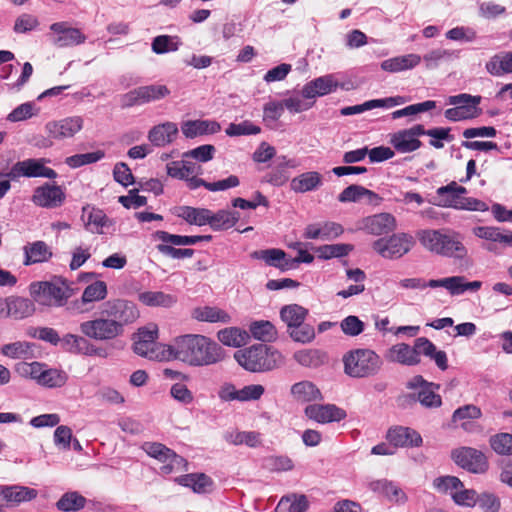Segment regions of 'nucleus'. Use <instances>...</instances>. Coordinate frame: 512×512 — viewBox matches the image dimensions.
Here are the masks:
<instances>
[{
  "instance_id": "nucleus-38",
  "label": "nucleus",
  "mask_w": 512,
  "mask_h": 512,
  "mask_svg": "<svg viewBox=\"0 0 512 512\" xmlns=\"http://www.w3.org/2000/svg\"><path fill=\"white\" fill-rule=\"evenodd\" d=\"M5 502L10 505H18L37 497V490L25 486H5Z\"/></svg>"
},
{
  "instance_id": "nucleus-18",
  "label": "nucleus",
  "mask_w": 512,
  "mask_h": 512,
  "mask_svg": "<svg viewBox=\"0 0 512 512\" xmlns=\"http://www.w3.org/2000/svg\"><path fill=\"white\" fill-rule=\"evenodd\" d=\"M65 200V193L57 185L45 183L34 190L32 201L35 205L45 208L60 207Z\"/></svg>"
},
{
  "instance_id": "nucleus-30",
  "label": "nucleus",
  "mask_w": 512,
  "mask_h": 512,
  "mask_svg": "<svg viewBox=\"0 0 512 512\" xmlns=\"http://www.w3.org/2000/svg\"><path fill=\"white\" fill-rule=\"evenodd\" d=\"M240 219V213L237 211L219 210L213 213L209 210L208 225L214 231L227 230L233 227Z\"/></svg>"
},
{
  "instance_id": "nucleus-17",
  "label": "nucleus",
  "mask_w": 512,
  "mask_h": 512,
  "mask_svg": "<svg viewBox=\"0 0 512 512\" xmlns=\"http://www.w3.org/2000/svg\"><path fill=\"white\" fill-rule=\"evenodd\" d=\"M430 288L443 287L451 295H460L466 291L476 292L481 286V281L467 282L464 276H451L442 279H431L428 281Z\"/></svg>"
},
{
  "instance_id": "nucleus-37",
  "label": "nucleus",
  "mask_w": 512,
  "mask_h": 512,
  "mask_svg": "<svg viewBox=\"0 0 512 512\" xmlns=\"http://www.w3.org/2000/svg\"><path fill=\"white\" fill-rule=\"evenodd\" d=\"M178 483L185 487H190L196 493H206L210 490L213 481L204 473H192L181 476L177 479Z\"/></svg>"
},
{
  "instance_id": "nucleus-24",
  "label": "nucleus",
  "mask_w": 512,
  "mask_h": 512,
  "mask_svg": "<svg viewBox=\"0 0 512 512\" xmlns=\"http://www.w3.org/2000/svg\"><path fill=\"white\" fill-rule=\"evenodd\" d=\"M343 233V228L336 222H323L309 224L305 228L304 236L307 239L330 240Z\"/></svg>"
},
{
  "instance_id": "nucleus-26",
  "label": "nucleus",
  "mask_w": 512,
  "mask_h": 512,
  "mask_svg": "<svg viewBox=\"0 0 512 512\" xmlns=\"http://www.w3.org/2000/svg\"><path fill=\"white\" fill-rule=\"evenodd\" d=\"M323 184V176L317 171L304 172L291 180L290 187L295 193L317 190Z\"/></svg>"
},
{
  "instance_id": "nucleus-51",
  "label": "nucleus",
  "mask_w": 512,
  "mask_h": 512,
  "mask_svg": "<svg viewBox=\"0 0 512 512\" xmlns=\"http://www.w3.org/2000/svg\"><path fill=\"white\" fill-rule=\"evenodd\" d=\"M286 256L285 251L278 248H270L265 250H258L254 251L251 254V257L254 259H261L263 260L267 265L278 268L281 264V260L284 259Z\"/></svg>"
},
{
  "instance_id": "nucleus-8",
  "label": "nucleus",
  "mask_w": 512,
  "mask_h": 512,
  "mask_svg": "<svg viewBox=\"0 0 512 512\" xmlns=\"http://www.w3.org/2000/svg\"><path fill=\"white\" fill-rule=\"evenodd\" d=\"M467 190L465 187L458 185L452 181L446 186L439 187L436 191L438 202L442 207H452L455 209L486 211L488 206L485 202L466 197Z\"/></svg>"
},
{
  "instance_id": "nucleus-33",
  "label": "nucleus",
  "mask_w": 512,
  "mask_h": 512,
  "mask_svg": "<svg viewBox=\"0 0 512 512\" xmlns=\"http://www.w3.org/2000/svg\"><path fill=\"white\" fill-rule=\"evenodd\" d=\"M192 317L198 321L210 323H229L231 321L230 315L218 308L211 306L197 307L192 311Z\"/></svg>"
},
{
  "instance_id": "nucleus-9",
  "label": "nucleus",
  "mask_w": 512,
  "mask_h": 512,
  "mask_svg": "<svg viewBox=\"0 0 512 512\" xmlns=\"http://www.w3.org/2000/svg\"><path fill=\"white\" fill-rule=\"evenodd\" d=\"M29 291L33 300L43 306H62L69 297L68 287L59 278L33 282Z\"/></svg>"
},
{
  "instance_id": "nucleus-31",
  "label": "nucleus",
  "mask_w": 512,
  "mask_h": 512,
  "mask_svg": "<svg viewBox=\"0 0 512 512\" xmlns=\"http://www.w3.org/2000/svg\"><path fill=\"white\" fill-rule=\"evenodd\" d=\"M35 305L32 300L23 297H14L6 300V315L15 319H23L32 315Z\"/></svg>"
},
{
  "instance_id": "nucleus-20",
  "label": "nucleus",
  "mask_w": 512,
  "mask_h": 512,
  "mask_svg": "<svg viewBox=\"0 0 512 512\" xmlns=\"http://www.w3.org/2000/svg\"><path fill=\"white\" fill-rule=\"evenodd\" d=\"M386 438L394 447H418L422 443V437L417 431L403 426L390 428Z\"/></svg>"
},
{
  "instance_id": "nucleus-10",
  "label": "nucleus",
  "mask_w": 512,
  "mask_h": 512,
  "mask_svg": "<svg viewBox=\"0 0 512 512\" xmlns=\"http://www.w3.org/2000/svg\"><path fill=\"white\" fill-rule=\"evenodd\" d=\"M413 245L412 237L407 234H394L390 238H381L373 243V249L384 258H400L408 253Z\"/></svg>"
},
{
  "instance_id": "nucleus-52",
  "label": "nucleus",
  "mask_w": 512,
  "mask_h": 512,
  "mask_svg": "<svg viewBox=\"0 0 512 512\" xmlns=\"http://www.w3.org/2000/svg\"><path fill=\"white\" fill-rule=\"evenodd\" d=\"M107 296V285L104 281H95L88 285L82 293V302L91 303L101 301Z\"/></svg>"
},
{
  "instance_id": "nucleus-48",
  "label": "nucleus",
  "mask_w": 512,
  "mask_h": 512,
  "mask_svg": "<svg viewBox=\"0 0 512 512\" xmlns=\"http://www.w3.org/2000/svg\"><path fill=\"white\" fill-rule=\"evenodd\" d=\"M278 505L285 507L289 512H306L309 502L303 494H289L283 496Z\"/></svg>"
},
{
  "instance_id": "nucleus-60",
  "label": "nucleus",
  "mask_w": 512,
  "mask_h": 512,
  "mask_svg": "<svg viewBox=\"0 0 512 512\" xmlns=\"http://www.w3.org/2000/svg\"><path fill=\"white\" fill-rule=\"evenodd\" d=\"M342 332L350 337L360 335L365 328V324L357 316L349 315L340 322Z\"/></svg>"
},
{
  "instance_id": "nucleus-42",
  "label": "nucleus",
  "mask_w": 512,
  "mask_h": 512,
  "mask_svg": "<svg viewBox=\"0 0 512 512\" xmlns=\"http://www.w3.org/2000/svg\"><path fill=\"white\" fill-rule=\"evenodd\" d=\"M307 315L308 310L298 304L286 305L280 311L281 319L287 324L288 328L302 324Z\"/></svg>"
},
{
  "instance_id": "nucleus-5",
  "label": "nucleus",
  "mask_w": 512,
  "mask_h": 512,
  "mask_svg": "<svg viewBox=\"0 0 512 512\" xmlns=\"http://www.w3.org/2000/svg\"><path fill=\"white\" fill-rule=\"evenodd\" d=\"M344 372L352 378L372 377L381 370L382 359L373 350L357 348L348 351L343 356Z\"/></svg>"
},
{
  "instance_id": "nucleus-22",
  "label": "nucleus",
  "mask_w": 512,
  "mask_h": 512,
  "mask_svg": "<svg viewBox=\"0 0 512 512\" xmlns=\"http://www.w3.org/2000/svg\"><path fill=\"white\" fill-rule=\"evenodd\" d=\"M396 227L394 216L389 213H379L363 220V229L373 235H382L392 232Z\"/></svg>"
},
{
  "instance_id": "nucleus-2",
  "label": "nucleus",
  "mask_w": 512,
  "mask_h": 512,
  "mask_svg": "<svg viewBox=\"0 0 512 512\" xmlns=\"http://www.w3.org/2000/svg\"><path fill=\"white\" fill-rule=\"evenodd\" d=\"M170 353L171 360H179L193 367L215 365L226 358V351L217 342L200 334L175 338Z\"/></svg>"
},
{
  "instance_id": "nucleus-7",
  "label": "nucleus",
  "mask_w": 512,
  "mask_h": 512,
  "mask_svg": "<svg viewBox=\"0 0 512 512\" xmlns=\"http://www.w3.org/2000/svg\"><path fill=\"white\" fill-rule=\"evenodd\" d=\"M276 351L260 343L235 352L234 358L240 366L250 372H264L276 366Z\"/></svg>"
},
{
  "instance_id": "nucleus-41",
  "label": "nucleus",
  "mask_w": 512,
  "mask_h": 512,
  "mask_svg": "<svg viewBox=\"0 0 512 512\" xmlns=\"http://www.w3.org/2000/svg\"><path fill=\"white\" fill-rule=\"evenodd\" d=\"M475 235L479 238L499 242L506 246L512 247V233H503L499 227L481 226L475 229Z\"/></svg>"
},
{
  "instance_id": "nucleus-53",
  "label": "nucleus",
  "mask_w": 512,
  "mask_h": 512,
  "mask_svg": "<svg viewBox=\"0 0 512 512\" xmlns=\"http://www.w3.org/2000/svg\"><path fill=\"white\" fill-rule=\"evenodd\" d=\"M353 246L350 244L337 243L320 246L317 249L318 257L322 259H331L343 257L352 251Z\"/></svg>"
},
{
  "instance_id": "nucleus-50",
  "label": "nucleus",
  "mask_w": 512,
  "mask_h": 512,
  "mask_svg": "<svg viewBox=\"0 0 512 512\" xmlns=\"http://www.w3.org/2000/svg\"><path fill=\"white\" fill-rule=\"evenodd\" d=\"M489 443L498 455H512V432L493 435L490 437Z\"/></svg>"
},
{
  "instance_id": "nucleus-44",
  "label": "nucleus",
  "mask_w": 512,
  "mask_h": 512,
  "mask_svg": "<svg viewBox=\"0 0 512 512\" xmlns=\"http://www.w3.org/2000/svg\"><path fill=\"white\" fill-rule=\"evenodd\" d=\"M294 359L305 367H318L326 360L325 353L317 349H303L294 353Z\"/></svg>"
},
{
  "instance_id": "nucleus-47",
  "label": "nucleus",
  "mask_w": 512,
  "mask_h": 512,
  "mask_svg": "<svg viewBox=\"0 0 512 512\" xmlns=\"http://www.w3.org/2000/svg\"><path fill=\"white\" fill-rule=\"evenodd\" d=\"M481 113V108L471 105L470 107L455 106L453 108H449L445 110L444 115L446 119L457 122L461 120L476 118L480 116Z\"/></svg>"
},
{
  "instance_id": "nucleus-46",
  "label": "nucleus",
  "mask_w": 512,
  "mask_h": 512,
  "mask_svg": "<svg viewBox=\"0 0 512 512\" xmlns=\"http://www.w3.org/2000/svg\"><path fill=\"white\" fill-rule=\"evenodd\" d=\"M250 332L255 339L262 342H271L276 338L277 332L269 321H255L250 325Z\"/></svg>"
},
{
  "instance_id": "nucleus-21",
  "label": "nucleus",
  "mask_w": 512,
  "mask_h": 512,
  "mask_svg": "<svg viewBox=\"0 0 512 512\" xmlns=\"http://www.w3.org/2000/svg\"><path fill=\"white\" fill-rule=\"evenodd\" d=\"M405 102V98L402 96L388 97L384 99H372L362 104L347 106L341 109L340 113L343 116H350L375 108H391Z\"/></svg>"
},
{
  "instance_id": "nucleus-6",
  "label": "nucleus",
  "mask_w": 512,
  "mask_h": 512,
  "mask_svg": "<svg viewBox=\"0 0 512 512\" xmlns=\"http://www.w3.org/2000/svg\"><path fill=\"white\" fill-rule=\"evenodd\" d=\"M158 328L156 325L139 328L133 335V350L141 356L150 360L169 361L171 360V345H164L157 342Z\"/></svg>"
},
{
  "instance_id": "nucleus-39",
  "label": "nucleus",
  "mask_w": 512,
  "mask_h": 512,
  "mask_svg": "<svg viewBox=\"0 0 512 512\" xmlns=\"http://www.w3.org/2000/svg\"><path fill=\"white\" fill-rule=\"evenodd\" d=\"M218 340L229 347H241L246 344L249 334L237 327H228L218 331Z\"/></svg>"
},
{
  "instance_id": "nucleus-11",
  "label": "nucleus",
  "mask_w": 512,
  "mask_h": 512,
  "mask_svg": "<svg viewBox=\"0 0 512 512\" xmlns=\"http://www.w3.org/2000/svg\"><path fill=\"white\" fill-rule=\"evenodd\" d=\"M49 162L46 158H29L19 161L13 165L9 177L16 178L24 176L28 178L44 177L48 179H55L57 173L52 168L46 167L45 164Z\"/></svg>"
},
{
  "instance_id": "nucleus-25",
  "label": "nucleus",
  "mask_w": 512,
  "mask_h": 512,
  "mask_svg": "<svg viewBox=\"0 0 512 512\" xmlns=\"http://www.w3.org/2000/svg\"><path fill=\"white\" fill-rule=\"evenodd\" d=\"M182 133L187 138L215 134L221 130V126L216 121L210 120H188L181 126Z\"/></svg>"
},
{
  "instance_id": "nucleus-27",
  "label": "nucleus",
  "mask_w": 512,
  "mask_h": 512,
  "mask_svg": "<svg viewBox=\"0 0 512 512\" xmlns=\"http://www.w3.org/2000/svg\"><path fill=\"white\" fill-rule=\"evenodd\" d=\"M24 261L26 266L48 261L52 257V251L44 241L28 243L23 247Z\"/></svg>"
},
{
  "instance_id": "nucleus-64",
  "label": "nucleus",
  "mask_w": 512,
  "mask_h": 512,
  "mask_svg": "<svg viewBox=\"0 0 512 512\" xmlns=\"http://www.w3.org/2000/svg\"><path fill=\"white\" fill-rule=\"evenodd\" d=\"M30 348L31 346L28 342L17 341L2 346L1 352L10 358H21L30 353Z\"/></svg>"
},
{
  "instance_id": "nucleus-45",
  "label": "nucleus",
  "mask_w": 512,
  "mask_h": 512,
  "mask_svg": "<svg viewBox=\"0 0 512 512\" xmlns=\"http://www.w3.org/2000/svg\"><path fill=\"white\" fill-rule=\"evenodd\" d=\"M139 300L147 306L171 307L176 299L161 291H146L139 294Z\"/></svg>"
},
{
  "instance_id": "nucleus-4",
  "label": "nucleus",
  "mask_w": 512,
  "mask_h": 512,
  "mask_svg": "<svg viewBox=\"0 0 512 512\" xmlns=\"http://www.w3.org/2000/svg\"><path fill=\"white\" fill-rule=\"evenodd\" d=\"M420 243L429 251L441 256L463 259L467 249L458 235L442 230H423L418 234Z\"/></svg>"
},
{
  "instance_id": "nucleus-12",
  "label": "nucleus",
  "mask_w": 512,
  "mask_h": 512,
  "mask_svg": "<svg viewBox=\"0 0 512 512\" xmlns=\"http://www.w3.org/2000/svg\"><path fill=\"white\" fill-rule=\"evenodd\" d=\"M422 135H424V126L416 124L391 134L390 144L398 153H411L422 146V142L418 139Z\"/></svg>"
},
{
  "instance_id": "nucleus-59",
  "label": "nucleus",
  "mask_w": 512,
  "mask_h": 512,
  "mask_svg": "<svg viewBox=\"0 0 512 512\" xmlns=\"http://www.w3.org/2000/svg\"><path fill=\"white\" fill-rule=\"evenodd\" d=\"M436 107V102L432 100H427L421 103L409 105L403 109L396 110L392 112V118L398 119L405 116H412L418 113L426 112L432 110Z\"/></svg>"
},
{
  "instance_id": "nucleus-55",
  "label": "nucleus",
  "mask_w": 512,
  "mask_h": 512,
  "mask_svg": "<svg viewBox=\"0 0 512 512\" xmlns=\"http://www.w3.org/2000/svg\"><path fill=\"white\" fill-rule=\"evenodd\" d=\"M105 153L102 150H97L94 152H89L85 154H76L70 157H67L65 163L72 167L77 168L86 164L95 163L102 158H104Z\"/></svg>"
},
{
  "instance_id": "nucleus-43",
  "label": "nucleus",
  "mask_w": 512,
  "mask_h": 512,
  "mask_svg": "<svg viewBox=\"0 0 512 512\" xmlns=\"http://www.w3.org/2000/svg\"><path fill=\"white\" fill-rule=\"evenodd\" d=\"M457 57L458 54L456 51L437 48L427 52L423 56V61L425 62L426 68L431 70L437 68L440 64L451 61Z\"/></svg>"
},
{
  "instance_id": "nucleus-35",
  "label": "nucleus",
  "mask_w": 512,
  "mask_h": 512,
  "mask_svg": "<svg viewBox=\"0 0 512 512\" xmlns=\"http://www.w3.org/2000/svg\"><path fill=\"white\" fill-rule=\"evenodd\" d=\"M169 176L177 179H187L191 175L202 173L201 166L188 160L173 161L167 165Z\"/></svg>"
},
{
  "instance_id": "nucleus-3",
  "label": "nucleus",
  "mask_w": 512,
  "mask_h": 512,
  "mask_svg": "<svg viewBox=\"0 0 512 512\" xmlns=\"http://www.w3.org/2000/svg\"><path fill=\"white\" fill-rule=\"evenodd\" d=\"M421 355L434 360L437 367L442 371L448 368L446 352L437 350L435 344L426 337L416 338L413 346L406 343L392 345L386 350L384 358L391 363L415 366L421 363Z\"/></svg>"
},
{
  "instance_id": "nucleus-16",
  "label": "nucleus",
  "mask_w": 512,
  "mask_h": 512,
  "mask_svg": "<svg viewBox=\"0 0 512 512\" xmlns=\"http://www.w3.org/2000/svg\"><path fill=\"white\" fill-rule=\"evenodd\" d=\"M304 413L309 419L320 424L339 422L346 418V412L334 404H310Z\"/></svg>"
},
{
  "instance_id": "nucleus-49",
  "label": "nucleus",
  "mask_w": 512,
  "mask_h": 512,
  "mask_svg": "<svg viewBox=\"0 0 512 512\" xmlns=\"http://www.w3.org/2000/svg\"><path fill=\"white\" fill-rule=\"evenodd\" d=\"M68 375L58 369L46 368L42 378L39 381V385L48 388H58L66 384Z\"/></svg>"
},
{
  "instance_id": "nucleus-1",
  "label": "nucleus",
  "mask_w": 512,
  "mask_h": 512,
  "mask_svg": "<svg viewBox=\"0 0 512 512\" xmlns=\"http://www.w3.org/2000/svg\"><path fill=\"white\" fill-rule=\"evenodd\" d=\"M140 316L139 310L126 299H111L101 304L99 316L80 323L82 335L96 341H114L122 337L125 328Z\"/></svg>"
},
{
  "instance_id": "nucleus-63",
  "label": "nucleus",
  "mask_w": 512,
  "mask_h": 512,
  "mask_svg": "<svg viewBox=\"0 0 512 512\" xmlns=\"http://www.w3.org/2000/svg\"><path fill=\"white\" fill-rule=\"evenodd\" d=\"M38 26L39 20L37 17L28 13H23L16 18L13 31L18 34L27 33L36 29Z\"/></svg>"
},
{
  "instance_id": "nucleus-58",
  "label": "nucleus",
  "mask_w": 512,
  "mask_h": 512,
  "mask_svg": "<svg viewBox=\"0 0 512 512\" xmlns=\"http://www.w3.org/2000/svg\"><path fill=\"white\" fill-rule=\"evenodd\" d=\"M226 134L230 137L241 136V135H256L261 132V128L253 124L249 120H245L241 123H231L225 130Z\"/></svg>"
},
{
  "instance_id": "nucleus-15",
  "label": "nucleus",
  "mask_w": 512,
  "mask_h": 512,
  "mask_svg": "<svg viewBox=\"0 0 512 512\" xmlns=\"http://www.w3.org/2000/svg\"><path fill=\"white\" fill-rule=\"evenodd\" d=\"M84 120L80 116L66 117L58 121H50L45 125L48 136L55 140L74 137L82 130Z\"/></svg>"
},
{
  "instance_id": "nucleus-29",
  "label": "nucleus",
  "mask_w": 512,
  "mask_h": 512,
  "mask_svg": "<svg viewBox=\"0 0 512 512\" xmlns=\"http://www.w3.org/2000/svg\"><path fill=\"white\" fill-rule=\"evenodd\" d=\"M487 72L492 76H503L512 73V51L493 55L485 64Z\"/></svg>"
},
{
  "instance_id": "nucleus-36",
  "label": "nucleus",
  "mask_w": 512,
  "mask_h": 512,
  "mask_svg": "<svg viewBox=\"0 0 512 512\" xmlns=\"http://www.w3.org/2000/svg\"><path fill=\"white\" fill-rule=\"evenodd\" d=\"M175 214L190 225L203 226L208 223L209 209L180 206L176 209Z\"/></svg>"
},
{
  "instance_id": "nucleus-14",
  "label": "nucleus",
  "mask_w": 512,
  "mask_h": 512,
  "mask_svg": "<svg viewBox=\"0 0 512 512\" xmlns=\"http://www.w3.org/2000/svg\"><path fill=\"white\" fill-rule=\"evenodd\" d=\"M50 30V40L59 48L79 45L86 40V36L78 28L70 27L67 22L53 23Z\"/></svg>"
},
{
  "instance_id": "nucleus-19",
  "label": "nucleus",
  "mask_w": 512,
  "mask_h": 512,
  "mask_svg": "<svg viewBox=\"0 0 512 512\" xmlns=\"http://www.w3.org/2000/svg\"><path fill=\"white\" fill-rule=\"evenodd\" d=\"M81 220L87 230L97 234H102L104 228L113 224L103 210L89 204L82 208Z\"/></svg>"
},
{
  "instance_id": "nucleus-40",
  "label": "nucleus",
  "mask_w": 512,
  "mask_h": 512,
  "mask_svg": "<svg viewBox=\"0 0 512 512\" xmlns=\"http://www.w3.org/2000/svg\"><path fill=\"white\" fill-rule=\"evenodd\" d=\"M87 499L77 491L64 493L56 503L58 510L63 512H76L85 507Z\"/></svg>"
},
{
  "instance_id": "nucleus-57",
  "label": "nucleus",
  "mask_w": 512,
  "mask_h": 512,
  "mask_svg": "<svg viewBox=\"0 0 512 512\" xmlns=\"http://www.w3.org/2000/svg\"><path fill=\"white\" fill-rule=\"evenodd\" d=\"M290 337L299 343H310L315 338V330L310 324H300L299 326H293L288 328Z\"/></svg>"
},
{
  "instance_id": "nucleus-54",
  "label": "nucleus",
  "mask_w": 512,
  "mask_h": 512,
  "mask_svg": "<svg viewBox=\"0 0 512 512\" xmlns=\"http://www.w3.org/2000/svg\"><path fill=\"white\" fill-rule=\"evenodd\" d=\"M139 89L143 104L163 99L170 94V90L165 85L152 84L140 86Z\"/></svg>"
},
{
  "instance_id": "nucleus-56",
  "label": "nucleus",
  "mask_w": 512,
  "mask_h": 512,
  "mask_svg": "<svg viewBox=\"0 0 512 512\" xmlns=\"http://www.w3.org/2000/svg\"><path fill=\"white\" fill-rule=\"evenodd\" d=\"M439 389V385L437 387H426L423 390H419L416 393V400L420 402V404L426 408H437L442 404L441 396L435 393V390Z\"/></svg>"
},
{
  "instance_id": "nucleus-62",
  "label": "nucleus",
  "mask_w": 512,
  "mask_h": 512,
  "mask_svg": "<svg viewBox=\"0 0 512 512\" xmlns=\"http://www.w3.org/2000/svg\"><path fill=\"white\" fill-rule=\"evenodd\" d=\"M434 487L443 493H455L463 487L462 482L455 476H442L438 477L433 482Z\"/></svg>"
},
{
  "instance_id": "nucleus-28",
  "label": "nucleus",
  "mask_w": 512,
  "mask_h": 512,
  "mask_svg": "<svg viewBox=\"0 0 512 512\" xmlns=\"http://www.w3.org/2000/svg\"><path fill=\"white\" fill-rule=\"evenodd\" d=\"M178 134V127L173 122H165L154 126L148 134L149 141L155 146H165L171 143Z\"/></svg>"
},
{
  "instance_id": "nucleus-34",
  "label": "nucleus",
  "mask_w": 512,
  "mask_h": 512,
  "mask_svg": "<svg viewBox=\"0 0 512 512\" xmlns=\"http://www.w3.org/2000/svg\"><path fill=\"white\" fill-rule=\"evenodd\" d=\"M421 62V57L417 54H408L387 59L381 63V68L389 72H400L411 69Z\"/></svg>"
},
{
  "instance_id": "nucleus-13",
  "label": "nucleus",
  "mask_w": 512,
  "mask_h": 512,
  "mask_svg": "<svg viewBox=\"0 0 512 512\" xmlns=\"http://www.w3.org/2000/svg\"><path fill=\"white\" fill-rule=\"evenodd\" d=\"M451 457L458 466L473 473H483L488 468L485 455L475 448L455 449L452 451Z\"/></svg>"
},
{
  "instance_id": "nucleus-61",
  "label": "nucleus",
  "mask_w": 512,
  "mask_h": 512,
  "mask_svg": "<svg viewBox=\"0 0 512 512\" xmlns=\"http://www.w3.org/2000/svg\"><path fill=\"white\" fill-rule=\"evenodd\" d=\"M73 438L72 430L70 427L61 425L58 426L54 431V444L55 446L63 451H67L71 448V441Z\"/></svg>"
},
{
  "instance_id": "nucleus-23",
  "label": "nucleus",
  "mask_w": 512,
  "mask_h": 512,
  "mask_svg": "<svg viewBox=\"0 0 512 512\" xmlns=\"http://www.w3.org/2000/svg\"><path fill=\"white\" fill-rule=\"evenodd\" d=\"M338 87V82L333 75H325L308 82L302 89L304 98L312 99L331 93Z\"/></svg>"
},
{
  "instance_id": "nucleus-32",
  "label": "nucleus",
  "mask_w": 512,
  "mask_h": 512,
  "mask_svg": "<svg viewBox=\"0 0 512 512\" xmlns=\"http://www.w3.org/2000/svg\"><path fill=\"white\" fill-rule=\"evenodd\" d=\"M291 394L299 402L321 401L323 399L320 390L310 381H301L292 385Z\"/></svg>"
}]
</instances>
